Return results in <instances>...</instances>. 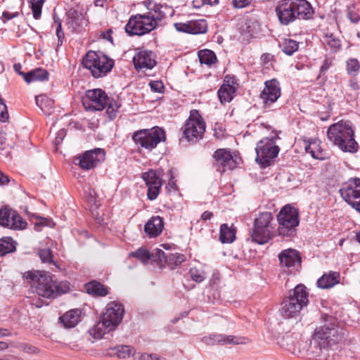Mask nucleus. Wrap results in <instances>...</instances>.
I'll list each match as a JSON object with an SVG mask.
<instances>
[{
  "mask_svg": "<svg viewBox=\"0 0 360 360\" xmlns=\"http://www.w3.org/2000/svg\"><path fill=\"white\" fill-rule=\"evenodd\" d=\"M48 72L42 68H37L23 74V79L27 83L48 79Z\"/></svg>",
  "mask_w": 360,
  "mask_h": 360,
  "instance_id": "cd10ccee",
  "label": "nucleus"
},
{
  "mask_svg": "<svg viewBox=\"0 0 360 360\" xmlns=\"http://www.w3.org/2000/svg\"><path fill=\"white\" fill-rule=\"evenodd\" d=\"M150 254H154V257L151 258L153 261L165 262L168 254H166L163 250L160 249H155Z\"/></svg>",
  "mask_w": 360,
  "mask_h": 360,
  "instance_id": "09e8293b",
  "label": "nucleus"
},
{
  "mask_svg": "<svg viewBox=\"0 0 360 360\" xmlns=\"http://www.w3.org/2000/svg\"><path fill=\"white\" fill-rule=\"evenodd\" d=\"M324 324L316 328L312 337L310 347L312 345L317 347L316 351L319 352L322 349L331 347L342 340L344 336L342 328L336 319L333 316H326Z\"/></svg>",
  "mask_w": 360,
  "mask_h": 360,
  "instance_id": "f03ea898",
  "label": "nucleus"
},
{
  "mask_svg": "<svg viewBox=\"0 0 360 360\" xmlns=\"http://www.w3.org/2000/svg\"><path fill=\"white\" fill-rule=\"evenodd\" d=\"M14 211L8 207L0 209V226L10 228Z\"/></svg>",
  "mask_w": 360,
  "mask_h": 360,
  "instance_id": "72a5a7b5",
  "label": "nucleus"
},
{
  "mask_svg": "<svg viewBox=\"0 0 360 360\" xmlns=\"http://www.w3.org/2000/svg\"><path fill=\"white\" fill-rule=\"evenodd\" d=\"M222 345H244L249 342L248 338L242 336L226 335L223 334Z\"/></svg>",
  "mask_w": 360,
  "mask_h": 360,
  "instance_id": "f704fd0d",
  "label": "nucleus"
},
{
  "mask_svg": "<svg viewBox=\"0 0 360 360\" xmlns=\"http://www.w3.org/2000/svg\"><path fill=\"white\" fill-rule=\"evenodd\" d=\"M108 96L101 89H94L86 91L82 98V104L87 110L100 111L103 110L108 103Z\"/></svg>",
  "mask_w": 360,
  "mask_h": 360,
  "instance_id": "4468645a",
  "label": "nucleus"
},
{
  "mask_svg": "<svg viewBox=\"0 0 360 360\" xmlns=\"http://www.w3.org/2000/svg\"><path fill=\"white\" fill-rule=\"evenodd\" d=\"M206 124L198 110H192L182 127L184 137L188 141L196 142L202 138Z\"/></svg>",
  "mask_w": 360,
  "mask_h": 360,
  "instance_id": "f8f14e48",
  "label": "nucleus"
},
{
  "mask_svg": "<svg viewBox=\"0 0 360 360\" xmlns=\"http://www.w3.org/2000/svg\"><path fill=\"white\" fill-rule=\"evenodd\" d=\"M133 63L136 70H151L157 63L154 53L147 50L138 51L133 58Z\"/></svg>",
  "mask_w": 360,
  "mask_h": 360,
  "instance_id": "412c9836",
  "label": "nucleus"
},
{
  "mask_svg": "<svg viewBox=\"0 0 360 360\" xmlns=\"http://www.w3.org/2000/svg\"><path fill=\"white\" fill-rule=\"evenodd\" d=\"M106 106V113L108 115L109 117L111 120L114 119L116 116V111L119 109L120 105L118 104V103L116 101L110 99L108 97V101Z\"/></svg>",
  "mask_w": 360,
  "mask_h": 360,
  "instance_id": "79ce46f5",
  "label": "nucleus"
},
{
  "mask_svg": "<svg viewBox=\"0 0 360 360\" xmlns=\"http://www.w3.org/2000/svg\"><path fill=\"white\" fill-rule=\"evenodd\" d=\"M308 297L309 293L306 286L302 284L296 285L281 303L280 309L281 316L284 319L297 317L301 310L307 305Z\"/></svg>",
  "mask_w": 360,
  "mask_h": 360,
  "instance_id": "423d86ee",
  "label": "nucleus"
},
{
  "mask_svg": "<svg viewBox=\"0 0 360 360\" xmlns=\"http://www.w3.org/2000/svg\"><path fill=\"white\" fill-rule=\"evenodd\" d=\"M44 4V0H34L31 1V8L33 13V17L35 19H39L41 14V8Z\"/></svg>",
  "mask_w": 360,
  "mask_h": 360,
  "instance_id": "c03bdc74",
  "label": "nucleus"
},
{
  "mask_svg": "<svg viewBox=\"0 0 360 360\" xmlns=\"http://www.w3.org/2000/svg\"><path fill=\"white\" fill-rule=\"evenodd\" d=\"M165 14L160 8L148 11L145 14H137L131 16L127 25L125 30L129 35H143L154 29L158 25V21L164 18Z\"/></svg>",
  "mask_w": 360,
  "mask_h": 360,
  "instance_id": "20e7f679",
  "label": "nucleus"
},
{
  "mask_svg": "<svg viewBox=\"0 0 360 360\" xmlns=\"http://www.w3.org/2000/svg\"><path fill=\"white\" fill-rule=\"evenodd\" d=\"M223 334H211L202 338V341L207 345H222Z\"/></svg>",
  "mask_w": 360,
  "mask_h": 360,
  "instance_id": "ea45409f",
  "label": "nucleus"
},
{
  "mask_svg": "<svg viewBox=\"0 0 360 360\" xmlns=\"http://www.w3.org/2000/svg\"><path fill=\"white\" fill-rule=\"evenodd\" d=\"M24 276L30 280L32 285H35L36 292L46 298H54L56 295L64 293L66 290H61V283L56 284L53 277L46 271H28Z\"/></svg>",
  "mask_w": 360,
  "mask_h": 360,
  "instance_id": "39448f33",
  "label": "nucleus"
},
{
  "mask_svg": "<svg viewBox=\"0 0 360 360\" xmlns=\"http://www.w3.org/2000/svg\"><path fill=\"white\" fill-rule=\"evenodd\" d=\"M281 50L287 55L291 56L297 51L299 44L295 40L285 39L281 44Z\"/></svg>",
  "mask_w": 360,
  "mask_h": 360,
  "instance_id": "473e14b6",
  "label": "nucleus"
},
{
  "mask_svg": "<svg viewBox=\"0 0 360 360\" xmlns=\"http://www.w3.org/2000/svg\"><path fill=\"white\" fill-rule=\"evenodd\" d=\"M86 292L94 296H105L108 294V288L101 283L92 281L85 285Z\"/></svg>",
  "mask_w": 360,
  "mask_h": 360,
  "instance_id": "c85d7f7f",
  "label": "nucleus"
},
{
  "mask_svg": "<svg viewBox=\"0 0 360 360\" xmlns=\"http://www.w3.org/2000/svg\"><path fill=\"white\" fill-rule=\"evenodd\" d=\"M164 221L160 216L152 217L145 224L144 231L150 238L158 236L162 231Z\"/></svg>",
  "mask_w": 360,
  "mask_h": 360,
  "instance_id": "5701e85b",
  "label": "nucleus"
},
{
  "mask_svg": "<svg viewBox=\"0 0 360 360\" xmlns=\"http://www.w3.org/2000/svg\"><path fill=\"white\" fill-rule=\"evenodd\" d=\"M327 138L342 151L354 153L359 144L354 139V130L349 120H340L331 124L327 131Z\"/></svg>",
  "mask_w": 360,
  "mask_h": 360,
  "instance_id": "f257e3e1",
  "label": "nucleus"
},
{
  "mask_svg": "<svg viewBox=\"0 0 360 360\" xmlns=\"http://www.w3.org/2000/svg\"><path fill=\"white\" fill-rule=\"evenodd\" d=\"M280 22L287 25L296 19H309L314 14L311 4L306 0H281L276 8Z\"/></svg>",
  "mask_w": 360,
  "mask_h": 360,
  "instance_id": "7ed1b4c3",
  "label": "nucleus"
},
{
  "mask_svg": "<svg viewBox=\"0 0 360 360\" xmlns=\"http://www.w3.org/2000/svg\"><path fill=\"white\" fill-rule=\"evenodd\" d=\"M305 150L314 159L322 160L326 158V153L321 148L320 141L319 140H311L305 146Z\"/></svg>",
  "mask_w": 360,
  "mask_h": 360,
  "instance_id": "bb28decb",
  "label": "nucleus"
},
{
  "mask_svg": "<svg viewBox=\"0 0 360 360\" xmlns=\"http://www.w3.org/2000/svg\"><path fill=\"white\" fill-rule=\"evenodd\" d=\"M235 89L229 84H223L218 90V96L221 103L230 102Z\"/></svg>",
  "mask_w": 360,
  "mask_h": 360,
  "instance_id": "2f4dec72",
  "label": "nucleus"
},
{
  "mask_svg": "<svg viewBox=\"0 0 360 360\" xmlns=\"http://www.w3.org/2000/svg\"><path fill=\"white\" fill-rule=\"evenodd\" d=\"M198 56L200 63L209 67H211L217 60L214 52L209 49L200 50L198 52Z\"/></svg>",
  "mask_w": 360,
  "mask_h": 360,
  "instance_id": "7c9ffc66",
  "label": "nucleus"
},
{
  "mask_svg": "<svg viewBox=\"0 0 360 360\" xmlns=\"http://www.w3.org/2000/svg\"><path fill=\"white\" fill-rule=\"evenodd\" d=\"M54 22L57 25L56 27V35L58 37V46H61L63 44V39L64 38V32L62 29V24L58 18H54Z\"/></svg>",
  "mask_w": 360,
  "mask_h": 360,
  "instance_id": "49530a36",
  "label": "nucleus"
},
{
  "mask_svg": "<svg viewBox=\"0 0 360 360\" xmlns=\"http://www.w3.org/2000/svg\"><path fill=\"white\" fill-rule=\"evenodd\" d=\"M11 335V332L6 328H0V338L4 337H9Z\"/></svg>",
  "mask_w": 360,
  "mask_h": 360,
  "instance_id": "e2e57ef3",
  "label": "nucleus"
},
{
  "mask_svg": "<svg viewBox=\"0 0 360 360\" xmlns=\"http://www.w3.org/2000/svg\"><path fill=\"white\" fill-rule=\"evenodd\" d=\"M277 221L278 235L285 237L292 236L300 224L299 212L297 209L290 205H285L278 212Z\"/></svg>",
  "mask_w": 360,
  "mask_h": 360,
  "instance_id": "9d476101",
  "label": "nucleus"
},
{
  "mask_svg": "<svg viewBox=\"0 0 360 360\" xmlns=\"http://www.w3.org/2000/svg\"><path fill=\"white\" fill-rule=\"evenodd\" d=\"M142 178L148 187L147 195L148 199L150 200L156 199L162 184L160 174L156 171L150 169L144 172Z\"/></svg>",
  "mask_w": 360,
  "mask_h": 360,
  "instance_id": "6ab92c4d",
  "label": "nucleus"
},
{
  "mask_svg": "<svg viewBox=\"0 0 360 360\" xmlns=\"http://www.w3.org/2000/svg\"><path fill=\"white\" fill-rule=\"evenodd\" d=\"M18 15H19L18 12L11 13L9 11H4L2 13V18L4 19L3 20L4 22H6V21H8L12 18L18 17Z\"/></svg>",
  "mask_w": 360,
  "mask_h": 360,
  "instance_id": "13d9d810",
  "label": "nucleus"
},
{
  "mask_svg": "<svg viewBox=\"0 0 360 360\" xmlns=\"http://www.w3.org/2000/svg\"><path fill=\"white\" fill-rule=\"evenodd\" d=\"M46 99L44 96H37L35 97L37 105L42 109V103Z\"/></svg>",
  "mask_w": 360,
  "mask_h": 360,
  "instance_id": "0e129e2a",
  "label": "nucleus"
},
{
  "mask_svg": "<svg viewBox=\"0 0 360 360\" xmlns=\"http://www.w3.org/2000/svg\"><path fill=\"white\" fill-rule=\"evenodd\" d=\"M353 208L360 213V200H358V202L353 203Z\"/></svg>",
  "mask_w": 360,
  "mask_h": 360,
  "instance_id": "774afa93",
  "label": "nucleus"
},
{
  "mask_svg": "<svg viewBox=\"0 0 360 360\" xmlns=\"http://www.w3.org/2000/svg\"><path fill=\"white\" fill-rule=\"evenodd\" d=\"M190 275H191V278L194 281H196L198 283L202 282L205 278L203 274L195 268L191 269Z\"/></svg>",
  "mask_w": 360,
  "mask_h": 360,
  "instance_id": "3c124183",
  "label": "nucleus"
},
{
  "mask_svg": "<svg viewBox=\"0 0 360 360\" xmlns=\"http://www.w3.org/2000/svg\"><path fill=\"white\" fill-rule=\"evenodd\" d=\"M9 182V178L0 171V185H5Z\"/></svg>",
  "mask_w": 360,
  "mask_h": 360,
  "instance_id": "052dcab7",
  "label": "nucleus"
},
{
  "mask_svg": "<svg viewBox=\"0 0 360 360\" xmlns=\"http://www.w3.org/2000/svg\"><path fill=\"white\" fill-rule=\"evenodd\" d=\"M236 238V230L231 226L223 224L220 226L219 239L222 243H232Z\"/></svg>",
  "mask_w": 360,
  "mask_h": 360,
  "instance_id": "c756f323",
  "label": "nucleus"
},
{
  "mask_svg": "<svg viewBox=\"0 0 360 360\" xmlns=\"http://www.w3.org/2000/svg\"><path fill=\"white\" fill-rule=\"evenodd\" d=\"M273 215L269 212L261 213L255 219L254 229L251 233L252 241L263 245L266 243L271 238V224Z\"/></svg>",
  "mask_w": 360,
  "mask_h": 360,
  "instance_id": "ddd939ff",
  "label": "nucleus"
},
{
  "mask_svg": "<svg viewBox=\"0 0 360 360\" xmlns=\"http://www.w3.org/2000/svg\"><path fill=\"white\" fill-rule=\"evenodd\" d=\"M105 158L104 149L96 148L84 152L82 155L75 158L74 162L84 169L89 170L103 162Z\"/></svg>",
  "mask_w": 360,
  "mask_h": 360,
  "instance_id": "2eb2a0df",
  "label": "nucleus"
},
{
  "mask_svg": "<svg viewBox=\"0 0 360 360\" xmlns=\"http://www.w3.org/2000/svg\"><path fill=\"white\" fill-rule=\"evenodd\" d=\"M213 217V213L212 212L205 211L201 214V219L203 221H206L210 219Z\"/></svg>",
  "mask_w": 360,
  "mask_h": 360,
  "instance_id": "680f3d73",
  "label": "nucleus"
},
{
  "mask_svg": "<svg viewBox=\"0 0 360 360\" xmlns=\"http://www.w3.org/2000/svg\"><path fill=\"white\" fill-rule=\"evenodd\" d=\"M332 63H333V60L330 58L326 57L324 59L322 65L321 66L320 75L322 74H324L332 65Z\"/></svg>",
  "mask_w": 360,
  "mask_h": 360,
  "instance_id": "5fc2aeb1",
  "label": "nucleus"
},
{
  "mask_svg": "<svg viewBox=\"0 0 360 360\" xmlns=\"http://www.w3.org/2000/svg\"><path fill=\"white\" fill-rule=\"evenodd\" d=\"M149 86L152 91L155 93H161L164 89V84L161 81H151L149 83Z\"/></svg>",
  "mask_w": 360,
  "mask_h": 360,
  "instance_id": "603ef678",
  "label": "nucleus"
},
{
  "mask_svg": "<svg viewBox=\"0 0 360 360\" xmlns=\"http://www.w3.org/2000/svg\"><path fill=\"white\" fill-rule=\"evenodd\" d=\"M280 264L292 270H297L301 266L302 259L300 252L295 249H285L278 255Z\"/></svg>",
  "mask_w": 360,
  "mask_h": 360,
  "instance_id": "aec40b11",
  "label": "nucleus"
},
{
  "mask_svg": "<svg viewBox=\"0 0 360 360\" xmlns=\"http://www.w3.org/2000/svg\"><path fill=\"white\" fill-rule=\"evenodd\" d=\"M82 64L84 68L91 72L94 77L99 78L105 76L111 71L114 66V61L105 55L90 51L83 58Z\"/></svg>",
  "mask_w": 360,
  "mask_h": 360,
  "instance_id": "1a4fd4ad",
  "label": "nucleus"
},
{
  "mask_svg": "<svg viewBox=\"0 0 360 360\" xmlns=\"http://www.w3.org/2000/svg\"><path fill=\"white\" fill-rule=\"evenodd\" d=\"M280 84L276 79L266 81L264 88L260 94L263 108H268L281 96Z\"/></svg>",
  "mask_w": 360,
  "mask_h": 360,
  "instance_id": "a211bd4d",
  "label": "nucleus"
},
{
  "mask_svg": "<svg viewBox=\"0 0 360 360\" xmlns=\"http://www.w3.org/2000/svg\"><path fill=\"white\" fill-rule=\"evenodd\" d=\"M132 139L136 145L151 150L159 143L165 140L166 135L163 129L155 127L150 129H141L136 131L133 134Z\"/></svg>",
  "mask_w": 360,
  "mask_h": 360,
  "instance_id": "9b49d317",
  "label": "nucleus"
},
{
  "mask_svg": "<svg viewBox=\"0 0 360 360\" xmlns=\"http://www.w3.org/2000/svg\"><path fill=\"white\" fill-rule=\"evenodd\" d=\"M340 193L345 202L353 207V203L360 200V178L349 179L342 186Z\"/></svg>",
  "mask_w": 360,
  "mask_h": 360,
  "instance_id": "f3484780",
  "label": "nucleus"
},
{
  "mask_svg": "<svg viewBox=\"0 0 360 360\" xmlns=\"http://www.w3.org/2000/svg\"><path fill=\"white\" fill-rule=\"evenodd\" d=\"M8 118V113L7 111L6 105L3 103L0 98V121L6 122Z\"/></svg>",
  "mask_w": 360,
  "mask_h": 360,
  "instance_id": "864d4df0",
  "label": "nucleus"
},
{
  "mask_svg": "<svg viewBox=\"0 0 360 360\" xmlns=\"http://www.w3.org/2000/svg\"><path fill=\"white\" fill-rule=\"evenodd\" d=\"M174 25L178 32L192 34L205 33L207 30V22L205 20H191L186 22H176Z\"/></svg>",
  "mask_w": 360,
  "mask_h": 360,
  "instance_id": "4be33fe9",
  "label": "nucleus"
},
{
  "mask_svg": "<svg viewBox=\"0 0 360 360\" xmlns=\"http://www.w3.org/2000/svg\"><path fill=\"white\" fill-rule=\"evenodd\" d=\"M130 256L136 257L142 262L146 263L149 259H151V258L154 257V254H150V252L148 250L141 248L138 249L136 251L131 252Z\"/></svg>",
  "mask_w": 360,
  "mask_h": 360,
  "instance_id": "e433bc0d",
  "label": "nucleus"
},
{
  "mask_svg": "<svg viewBox=\"0 0 360 360\" xmlns=\"http://www.w3.org/2000/svg\"><path fill=\"white\" fill-rule=\"evenodd\" d=\"M27 222L14 211L13 219H11V224L10 229H24L26 228Z\"/></svg>",
  "mask_w": 360,
  "mask_h": 360,
  "instance_id": "58836bf2",
  "label": "nucleus"
},
{
  "mask_svg": "<svg viewBox=\"0 0 360 360\" xmlns=\"http://www.w3.org/2000/svg\"><path fill=\"white\" fill-rule=\"evenodd\" d=\"M14 70L18 72L20 75H22L23 77V74H26L25 72H23L21 71L22 65L20 63H15L13 65Z\"/></svg>",
  "mask_w": 360,
  "mask_h": 360,
  "instance_id": "69168bd1",
  "label": "nucleus"
},
{
  "mask_svg": "<svg viewBox=\"0 0 360 360\" xmlns=\"http://www.w3.org/2000/svg\"><path fill=\"white\" fill-rule=\"evenodd\" d=\"M38 255L43 263L53 264V254L50 248L40 249Z\"/></svg>",
  "mask_w": 360,
  "mask_h": 360,
  "instance_id": "37998d69",
  "label": "nucleus"
},
{
  "mask_svg": "<svg viewBox=\"0 0 360 360\" xmlns=\"http://www.w3.org/2000/svg\"><path fill=\"white\" fill-rule=\"evenodd\" d=\"M81 316V310L74 309L67 311L60 317L61 323L66 328H74L79 321Z\"/></svg>",
  "mask_w": 360,
  "mask_h": 360,
  "instance_id": "393cba45",
  "label": "nucleus"
},
{
  "mask_svg": "<svg viewBox=\"0 0 360 360\" xmlns=\"http://www.w3.org/2000/svg\"><path fill=\"white\" fill-rule=\"evenodd\" d=\"M250 4V0H233V5L235 8H243Z\"/></svg>",
  "mask_w": 360,
  "mask_h": 360,
  "instance_id": "4d7b16f0",
  "label": "nucleus"
},
{
  "mask_svg": "<svg viewBox=\"0 0 360 360\" xmlns=\"http://www.w3.org/2000/svg\"><path fill=\"white\" fill-rule=\"evenodd\" d=\"M185 260L184 255L174 253L168 254L165 263H167L171 269H174L176 266L180 265Z\"/></svg>",
  "mask_w": 360,
  "mask_h": 360,
  "instance_id": "c9c22d12",
  "label": "nucleus"
},
{
  "mask_svg": "<svg viewBox=\"0 0 360 360\" xmlns=\"http://www.w3.org/2000/svg\"><path fill=\"white\" fill-rule=\"evenodd\" d=\"M66 136V130L65 129H60L55 138V145L58 146L60 144Z\"/></svg>",
  "mask_w": 360,
  "mask_h": 360,
  "instance_id": "6e6d98bb",
  "label": "nucleus"
},
{
  "mask_svg": "<svg viewBox=\"0 0 360 360\" xmlns=\"http://www.w3.org/2000/svg\"><path fill=\"white\" fill-rule=\"evenodd\" d=\"M213 166L221 174L228 169L232 170L237 167L236 159L229 149H217L213 154Z\"/></svg>",
  "mask_w": 360,
  "mask_h": 360,
  "instance_id": "dca6fc26",
  "label": "nucleus"
},
{
  "mask_svg": "<svg viewBox=\"0 0 360 360\" xmlns=\"http://www.w3.org/2000/svg\"><path fill=\"white\" fill-rule=\"evenodd\" d=\"M347 15L350 21L353 23H357L360 20V15L355 12V7L354 5L348 6Z\"/></svg>",
  "mask_w": 360,
  "mask_h": 360,
  "instance_id": "de8ad7c7",
  "label": "nucleus"
},
{
  "mask_svg": "<svg viewBox=\"0 0 360 360\" xmlns=\"http://www.w3.org/2000/svg\"><path fill=\"white\" fill-rule=\"evenodd\" d=\"M15 247L11 238L0 240V256H4L8 253L15 251Z\"/></svg>",
  "mask_w": 360,
  "mask_h": 360,
  "instance_id": "4c0bfd02",
  "label": "nucleus"
},
{
  "mask_svg": "<svg viewBox=\"0 0 360 360\" xmlns=\"http://www.w3.org/2000/svg\"><path fill=\"white\" fill-rule=\"evenodd\" d=\"M277 139H280V137L278 133L274 132L271 136L265 137L257 142L255 160L261 167L266 168L270 166L278 156L280 148L276 145Z\"/></svg>",
  "mask_w": 360,
  "mask_h": 360,
  "instance_id": "6e6552de",
  "label": "nucleus"
},
{
  "mask_svg": "<svg viewBox=\"0 0 360 360\" xmlns=\"http://www.w3.org/2000/svg\"><path fill=\"white\" fill-rule=\"evenodd\" d=\"M151 360H166L165 357L157 354H151Z\"/></svg>",
  "mask_w": 360,
  "mask_h": 360,
  "instance_id": "338daca9",
  "label": "nucleus"
},
{
  "mask_svg": "<svg viewBox=\"0 0 360 360\" xmlns=\"http://www.w3.org/2000/svg\"><path fill=\"white\" fill-rule=\"evenodd\" d=\"M340 282V274L338 271H330L323 274L317 281V286L321 289H328Z\"/></svg>",
  "mask_w": 360,
  "mask_h": 360,
  "instance_id": "b1692460",
  "label": "nucleus"
},
{
  "mask_svg": "<svg viewBox=\"0 0 360 360\" xmlns=\"http://www.w3.org/2000/svg\"><path fill=\"white\" fill-rule=\"evenodd\" d=\"M360 68V64L357 59L349 58L347 61V72L349 75L355 76Z\"/></svg>",
  "mask_w": 360,
  "mask_h": 360,
  "instance_id": "a19ab883",
  "label": "nucleus"
},
{
  "mask_svg": "<svg viewBox=\"0 0 360 360\" xmlns=\"http://www.w3.org/2000/svg\"><path fill=\"white\" fill-rule=\"evenodd\" d=\"M124 313V307L121 303L117 302L108 303L101 320L91 330L94 338H101L106 332L114 330L121 323Z\"/></svg>",
  "mask_w": 360,
  "mask_h": 360,
  "instance_id": "0eeeda50",
  "label": "nucleus"
},
{
  "mask_svg": "<svg viewBox=\"0 0 360 360\" xmlns=\"http://www.w3.org/2000/svg\"><path fill=\"white\" fill-rule=\"evenodd\" d=\"M134 360H151V354L142 353L137 354L134 356Z\"/></svg>",
  "mask_w": 360,
  "mask_h": 360,
  "instance_id": "bf43d9fd",
  "label": "nucleus"
},
{
  "mask_svg": "<svg viewBox=\"0 0 360 360\" xmlns=\"http://www.w3.org/2000/svg\"><path fill=\"white\" fill-rule=\"evenodd\" d=\"M80 18L81 17L78 15V13L76 11H73L68 15V24L75 29L77 25H78V21Z\"/></svg>",
  "mask_w": 360,
  "mask_h": 360,
  "instance_id": "8fccbe9b",
  "label": "nucleus"
},
{
  "mask_svg": "<svg viewBox=\"0 0 360 360\" xmlns=\"http://www.w3.org/2000/svg\"><path fill=\"white\" fill-rule=\"evenodd\" d=\"M326 43L330 46L333 49H339L341 46L340 41L338 38L334 36L333 34L326 35L325 37Z\"/></svg>",
  "mask_w": 360,
  "mask_h": 360,
  "instance_id": "a18cd8bd",
  "label": "nucleus"
},
{
  "mask_svg": "<svg viewBox=\"0 0 360 360\" xmlns=\"http://www.w3.org/2000/svg\"><path fill=\"white\" fill-rule=\"evenodd\" d=\"M107 354L111 357L127 359L131 356H134L135 351L133 347L129 345H119L113 348H110Z\"/></svg>",
  "mask_w": 360,
  "mask_h": 360,
  "instance_id": "a878e982",
  "label": "nucleus"
}]
</instances>
